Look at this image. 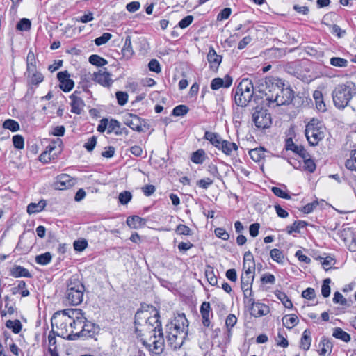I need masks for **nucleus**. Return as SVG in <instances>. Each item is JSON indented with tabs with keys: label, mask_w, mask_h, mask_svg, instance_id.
Listing matches in <instances>:
<instances>
[{
	"label": "nucleus",
	"mask_w": 356,
	"mask_h": 356,
	"mask_svg": "<svg viewBox=\"0 0 356 356\" xmlns=\"http://www.w3.org/2000/svg\"><path fill=\"white\" fill-rule=\"evenodd\" d=\"M159 318L158 312H156L154 316H149L147 312L138 310L135 314L134 320L136 333L138 336L151 334L148 341H143V345L149 351L158 355L163 351L165 347V340Z\"/></svg>",
	"instance_id": "f257e3e1"
},
{
	"label": "nucleus",
	"mask_w": 356,
	"mask_h": 356,
	"mask_svg": "<svg viewBox=\"0 0 356 356\" xmlns=\"http://www.w3.org/2000/svg\"><path fill=\"white\" fill-rule=\"evenodd\" d=\"M188 321L184 314H179L165 325V337L173 349L180 348L188 335Z\"/></svg>",
	"instance_id": "f03ea898"
},
{
	"label": "nucleus",
	"mask_w": 356,
	"mask_h": 356,
	"mask_svg": "<svg viewBox=\"0 0 356 356\" xmlns=\"http://www.w3.org/2000/svg\"><path fill=\"white\" fill-rule=\"evenodd\" d=\"M266 92V99L269 102H275L277 106L286 105L291 103L293 97V92L279 79H275L268 85Z\"/></svg>",
	"instance_id": "7ed1b4c3"
},
{
	"label": "nucleus",
	"mask_w": 356,
	"mask_h": 356,
	"mask_svg": "<svg viewBox=\"0 0 356 356\" xmlns=\"http://www.w3.org/2000/svg\"><path fill=\"white\" fill-rule=\"evenodd\" d=\"M71 309L57 311L51 317V323L53 328L56 329V334L63 339L67 340H76L79 339L77 332L72 334V316L71 314H68V311Z\"/></svg>",
	"instance_id": "20e7f679"
},
{
	"label": "nucleus",
	"mask_w": 356,
	"mask_h": 356,
	"mask_svg": "<svg viewBox=\"0 0 356 356\" xmlns=\"http://www.w3.org/2000/svg\"><path fill=\"white\" fill-rule=\"evenodd\" d=\"M84 292L85 286L77 275H73L67 282L65 300L70 305H79L83 300Z\"/></svg>",
	"instance_id": "39448f33"
},
{
	"label": "nucleus",
	"mask_w": 356,
	"mask_h": 356,
	"mask_svg": "<svg viewBox=\"0 0 356 356\" xmlns=\"http://www.w3.org/2000/svg\"><path fill=\"white\" fill-rule=\"evenodd\" d=\"M355 94L356 86L353 82L338 85L332 93L334 106L339 109H343Z\"/></svg>",
	"instance_id": "423d86ee"
},
{
	"label": "nucleus",
	"mask_w": 356,
	"mask_h": 356,
	"mask_svg": "<svg viewBox=\"0 0 356 356\" xmlns=\"http://www.w3.org/2000/svg\"><path fill=\"white\" fill-rule=\"evenodd\" d=\"M243 271L241 276V287L243 291H245L252 289L255 275V262L250 251L244 254Z\"/></svg>",
	"instance_id": "0eeeda50"
},
{
	"label": "nucleus",
	"mask_w": 356,
	"mask_h": 356,
	"mask_svg": "<svg viewBox=\"0 0 356 356\" xmlns=\"http://www.w3.org/2000/svg\"><path fill=\"white\" fill-rule=\"evenodd\" d=\"M254 94V87L252 81L249 79H243L234 92L235 103L241 107L247 106Z\"/></svg>",
	"instance_id": "6e6552de"
},
{
	"label": "nucleus",
	"mask_w": 356,
	"mask_h": 356,
	"mask_svg": "<svg viewBox=\"0 0 356 356\" xmlns=\"http://www.w3.org/2000/svg\"><path fill=\"white\" fill-rule=\"evenodd\" d=\"M319 121L312 119L307 125L305 129V136L312 146H316L324 138V132L321 127L318 126Z\"/></svg>",
	"instance_id": "1a4fd4ad"
},
{
	"label": "nucleus",
	"mask_w": 356,
	"mask_h": 356,
	"mask_svg": "<svg viewBox=\"0 0 356 356\" xmlns=\"http://www.w3.org/2000/svg\"><path fill=\"white\" fill-rule=\"evenodd\" d=\"M252 121L259 129H267L272 124L270 114L260 106H257L254 108V111L252 113Z\"/></svg>",
	"instance_id": "9d476101"
},
{
	"label": "nucleus",
	"mask_w": 356,
	"mask_h": 356,
	"mask_svg": "<svg viewBox=\"0 0 356 356\" xmlns=\"http://www.w3.org/2000/svg\"><path fill=\"white\" fill-rule=\"evenodd\" d=\"M124 118V123L134 131L140 133L145 131V128L148 129V125L145 120L136 115L127 113Z\"/></svg>",
	"instance_id": "9b49d317"
},
{
	"label": "nucleus",
	"mask_w": 356,
	"mask_h": 356,
	"mask_svg": "<svg viewBox=\"0 0 356 356\" xmlns=\"http://www.w3.org/2000/svg\"><path fill=\"white\" fill-rule=\"evenodd\" d=\"M99 326L92 321H88L86 318V322H84L82 330L77 332L76 335H79V338H92L95 337L99 332Z\"/></svg>",
	"instance_id": "f8f14e48"
},
{
	"label": "nucleus",
	"mask_w": 356,
	"mask_h": 356,
	"mask_svg": "<svg viewBox=\"0 0 356 356\" xmlns=\"http://www.w3.org/2000/svg\"><path fill=\"white\" fill-rule=\"evenodd\" d=\"M76 184V179L67 174H60L56 178L54 188L56 190H65L72 187Z\"/></svg>",
	"instance_id": "ddd939ff"
},
{
	"label": "nucleus",
	"mask_w": 356,
	"mask_h": 356,
	"mask_svg": "<svg viewBox=\"0 0 356 356\" xmlns=\"http://www.w3.org/2000/svg\"><path fill=\"white\" fill-rule=\"evenodd\" d=\"M250 305V314L256 318L267 315L270 312V308L268 305L256 302L254 298L248 300Z\"/></svg>",
	"instance_id": "4468645a"
},
{
	"label": "nucleus",
	"mask_w": 356,
	"mask_h": 356,
	"mask_svg": "<svg viewBox=\"0 0 356 356\" xmlns=\"http://www.w3.org/2000/svg\"><path fill=\"white\" fill-rule=\"evenodd\" d=\"M68 314H71L72 323L75 325V334L82 330L84 322H86V316L84 313L81 309H71L69 310Z\"/></svg>",
	"instance_id": "2eb2a0df"
},
{
	"label": "nucleus",
	"mask_w": 356,
	"mask_h": 356,
	"mask_svg": "<svg viewBox=\"0 0 356 356\" xmlns=\"http://www.w3.org/2000/svg\"><path fill=\"white\" fill-rule=\"evenodd\" d=\"M93 79L104 87H110L113 83L111 74L106 68L101 69L97 72L94 73Z\"/></svg>",
	"instance_id": "dca6fc26"
},
{
	"label": "nucleus",
	"mask_w": 356,
	"mask_h": 356,
	"mask_svg": "<svg viewBox=\"0 0 356 356\" xmlns=\"http://www.w3.org/2000/svg\"><path fill=\"white\" fill-rule=\"evenodd\" d=\"M70 74L67 71L59 72L57 74V78L60 82V88L63 92H70L74 87V81L70 79Z\"/></svg>",
	"instance_id": "f3484780"
},
{
	"label": "nucleus",
	"mask_w": 356,
	"mask_h": 356,
	"mask_svg": "<svg viewBox=\"0 0 356 356\" xmlns=\"http://www.w3.org/2000/svg\"><path fill=\"white\" fill-rule=\"evenodd\" d=\"M78 93L77 91L74 92V93L70 96V98L72 101L70 104L71 112L79 115L83 109L85 103L83 100L77 95Z\"/></svg>",
	"instance_id": "a211bd4d"
},
{
	"label": "nucleus",
	"mask_w": 356,
	"mask_h": 356,
	"mask_svg": "<svg viewBox=\"0 0 356 356\" xmlns=\"http://www.w3.org/2000/svg\"><path fill=\"white\" fill-rule=\"evenodd\" d=\"M207 58L211 70L216 71L222 62V56L217 54L214 48L210 47Z\"/></svg>",
	"instance_id": "6ab92c4d"
},
{
	"label": "nucleus",
	"mask_w": 356,
	"mask_h": 356,
	"mask_svg": "<svg viewBox=\"0 0 356 356\" xmlns=\"http://www.w3.org/2000/svg\"><path fill=\"white\" fill-rule=\"evenodd\" d=\"M232 78L229 75H226L224 79L215 78L211 81V88L216 90L222 87L229 88L232 85Z\"/></svg>",
	"instance_id": "aec40b11"
},
{
	"label": "nucleus",
	"mask_w": 356,
	"mask_h": 356,
	"mask_svg": "<svg viewBox=\"0 0 356 356\" xmlns=\"http://www.w3.org/2000/svg\"><path fill=\"white\" fill-rule=\"evenodd\" d=\"M286 149L287 150H291L293 152L298 154L302 158H305L309 156V153L302 145H296L291 138H287L286 140Z\"/></svg>",
	"instance_id": "412c9836"
},
{
	"label": "nucleus",
	"mask_w": 356,
	"mask_h": 356,
	"mask_svg": "<svg viewBox=\"0 0 356 356\" xmlns=\"http://www.w3.org/2000/svg\"><path fill=\"white\" fill-rule=\"evenodd\" d=\"M58 145L60 147H61L63 145V142L60 139L57 138L56 140H54L49 146L47 147L46 151L42 152L40 156V161L43 163H47L51 160L50 153L56 148V145Z\"/></svg>",
	"instance_id": "4be33fe9"
},
{
	"label": "nucleus",
	"mask_w": 356,
	"mask_h": 356,
	"mask_svg": "<svg viewBox=\"0 0 356 356\" xmlns=\"http://www.w3.org/2000/svg\"><path fill=\"white\" fill-rule=\"evenodd\" d=\"M56 335H57L56 331H54V330H52L48 335V350L51 356H59L56 346Z\"/></svg>",
	"instance_id": "5701e85b"
},
{
	"label": "nucleus",
	"mask_w": 356,
	"mask_h": 356,
	"mask_svg": "<svg viewBox=\"0 0 356 356\" xmlns=\"http://www.w3.org/2000/svg\"><path fill=\"white\" fill-rule=\"evenodd\" d=\"M238 145L233 142H229L226 140H223L221 143L218 149L222 150V152L227 156L232 155L233 151L238 150Z\"/></svg>",
	"instance_id": "b1692460"
},
{
	"label": "nucleus",
	"mask_w": 356,
	"mask_h": 356,
	"mask_svg": "<svg viewBox=\"0 0 356 356\" xmlns=\"http://www.w3.org/2000/svg\"><path fill=\"white\" fill-rule=\"evenodd\" d=\"M204 138L209 140L218 149L223 140L218 134L210 131H206L204 133Z\"/></svg>",
	"instance_id": "393cba45"
},
{
	"label": "nucleus",
	"mask_w": 356,
	"mask_h": 356,
	"mask_svg": "<svg viewBox=\"0 0 356 356\" xmlns=\"http://www.w3.org/2000/svg\"><path fill=\"white\" fill-rule=\"evenodd\" d=\"M131 37L130 35H127L125 38L124 46L122 49V54L123 57L127 59H129L134 55V51L131 45Z\"/></svg>",
	"instance_id": "a878e982"
},
{
	"label": "nucleus",
	"mask_w": 356,
	"mask_h": 356,
	"mask_svg": "<svg viewBox=\"0 0 356 356\" xmlns=\"http://www.w3.org/2000/svg\"><path fill=\"white\" fill-rule=\"evenodd\" d=\"M47 205L44 200H40L38 203L31 202L27 206V213L33 214L42 211Z\"/></svg>",
	"instance_id": "bb28decb"
},
{
	"label": "nucleus",
	"mask_w": 356,
	"mask_h": 356,
	"mask_svg": "<svg viewBox=\"0 0 356 356\" xmlns=\"http://www.w3.org/2000/svg\"><path fill=\"white\" fill-rule=\"evenodd\" d=\"M319 346L321 347L319 353L321 356H325L326 353H330L332 350L333 344L332 341L325 337H322Z\"/></svg>",
	"instance_id": "cd10ccee"
},
{
	"label": "nucleus",
	"mask_w": 356,
	"mask_h": 356,
	"mask_svg": "<svg viewBox=\"0 0 356 356\" xmlns=\"http://www.w3.org/2000/svg\"><path fill=\"white\" fill-rule=\"evenodd\" d=\"M311 343V331L309 329H306L302 334L300 340V348L305 350H308L310 348Z\"/></svg>",
	"instance_id": "c85d7f7f"
},
{
	"label": "nucleus",
	"mask_w": 356,
	"mask_h": 356,
	"mask_svg": "<svg viewBox=\"0 0 356 356\" xmlns=\"http://www.w3.org/2000/svg\"><path fill=\"white\" fill-rule=\"evenodd\" d=\"M298 318L296 314H289L285 315L282 318V323L283 325L287 328V329H292L293 327H295L298 323Z\"/></svg>",
	"instance_id": "c756f323"
},
{
	"label": "nucleus",
	"mask_w": 356,
	"mask_h": 356,
	"mask_svg": "<svg viewBox=\"0 0 356 356\" xmlns=\"http://www.w3.org/2000/svg\"><path fill=\"white\" fill-rule=\"evenodd\" d=\"M11 275L15 277H31V274L28 269L21 266H15L11 270Z\"/></svg>",
	"instance_id": "7c9ffc66"
},
{
	"label": "nucleus",
	"mask_w": 356,
	"mask_h": 356,
	"mask_svg": "<svg viewBox=\"0 0 356 356\" xmlns=\"http://www.w3.org/2000/svg\"><path fill=\"white\" fill-rule=\"evenodd\" d=\"M332 336L338 339H340L344 342H349L351 339L350 335L343 330L341 327H335L333 330Z\"/></svg>",
	"instance_id": "2f4dec72"
},
{
	"label": "nucleus",
	"mask_w": 356,
	"mask_h": 356,
	"mask_svg": "<svg viewBox=\"0 0 356 356\" xmlns=\"http://www.w3.org/2000/svg\"><path fill=\"white\" fill-rule=\"evenodd\" d=\"M314 99L316 102V106L318 111H325L326 106L323 99V94L319 90H315L313 94Z\"/></svg>",
	"instance_id": "473e14b6"
},
{
	"label": "nucleus",
	"mask_w": 356,
	"mask_h": 356,
	"mask_svg": "<svg viewBox=\"0 0 356 356\" xmlns=\"http://www.w3.org/2000/svg\"><path fill=\"white\" fill-rule=\"evenodd\" d=\"M307 225V222L303 220H297L295 221L291 225L287 226L286 230L289 234H292L293 232L300 233V229L306 227Z\"/></svg>",
	"instance_id": "72a5a7b5"
},
{
	"label": "nucleus",
	"mask_w": 356,
	"mask_h": 356,
	"mask_svg": "<svg viewBox=\"0 0 356 356\" xmlns=\"http://www.w3.org/2000/svg\"><path fill=\"white\" fill-rule=\"evenodd\" d=\"M265 152L263 147L255 148L249 151V155L254 161L259 162L264 158Z\"/></svg>",
	"instance_id": "f704fd0d"
},
{
	"label": "nucleus",
	"mask_w": 356,
	"mask_h": 356,
	"mask_svg": "<svg viewBox=\"0 0 356 356\" xmlns=\"http://www.w3.org/2000/svg\"><path fill=\"white\" fill-rule=\"evenodd\" d=\"M108 134H111L112 132H114L116 135H121L122 134V131L120 130V123L118 120L111 119L108 121Z\"/></svg>",
	"instance_id": "c9c22d12"
},
{
	"label": "nucleus",
	"mask_w": 356,
	"mask_h": 356,
	"mask_svg": "<svg viewBox=\"0 0 356 356\" xmlns=\"http://www.w3.org/2000/svg\"><path fill=\"white\" fill-rule=\"evenodd\" d=\"M35 63L36 62L34 53L31 51H29L26 58L27 73L29 74H30L31 72H33L35 70Z\"/></svg>",
	"instance_id": "e433bc0d"
},
{
	"label": "nucleus",
	"mask_w": 356,
	"mask_h": 356,
	"mask_svg": "<svg viewBox=\"0 0 356 356\" xmlns=\"http://www.w3.org/2000/svg\"><path fill=\"white\" fill-rule=\"evenodd\" d=\"M6 326L8 328L11 329L15 334H18L22 330V325L20 321L19 320H8L6 322Z\"/></svg>",
	"instance_id": "4c0bfd02"
},
{
	"label": "nucleus",
	"mask_w": 356,
	"mask_h": 356,
	"mask_svg": "<svg viewBox=\"0 0 356 356\" xmlns=\"http://www.w3.org/2000/svg\"><path fill=\"white\" fill-rule=\"evenodd\" d=\"M270 256L273 261L279 264L284 263V256L280 250L277 248L272 249L270 252Z\"/></svg>",
	"instance_id": "58836bf2"
},
{
	"label": "nucleus",
	"mask_w": 356,
	"mask_h": 356,
	"mask_svg": "<svg viewBox=\"0 0 356 356\" xmlns=\"http://www.w3.org/2000/svg\"><path fill=\"white\" fill-rule=\"evenodd\" d=\"M204 151L200 149L192 154L191 159L194 163L202 164L204 162Z\"/></svg>",
	"instance_id": "ea45409f"
},
{
	"label": "nucleus",
	"mask_w": 356,
	"mask_h": 356,
	"mask_svg": "<svg viewBox=\"0 0 356 356\" xmlns=\"http://www.w3.org/2000/svg\"><path fill=\"white\" fill-rule=\"evenodd\" d=\"M330 63L336 67H346L348 65V61L341 57H332L330 60Z\"/></svg>",
	"instance_id": "a19ab883"
},
{
	"label": "nucleus",
	"mask_w": 356,
	"mask_h": 356,
	"mask_svg": "<svg viewBox=\"0 0 356 356\" xmlns=\"http://www.w3.org/2000/svg\"><path fill=\"white\" fill-rule=\"evenodd\" d=\"M51 254L50 252H45L35 257V262L40 265H47L51 261Z\"/></svg>",
	"instance_id": "79ce46f5"
},
{
	"label": "nucleus",
	"mask_w": 356,
	"mask_h": 356,
	"mask_svg": "<svg viewBox=\"0 0 356 356\" xmlns=\"http://www.w3.org/2000/svg\"><path fill=\"white\" fill-rule=\"evenodd\" d=\"M205 276L207 281L211 286H216L218 284L217 277L213 273V269L211 266H208L205 270Z\"/></svg>",
	"instance_id": "37998d69"
},
{
	"label": "nucleus",
	"mask_w": 356,
	"mask_h": 356,
	"mask_svg": "<svg viewBox=\"0 0 356 356\" xmlns=\"http://www.w3.org/2000/svg\"><path fill=\"white\" fill-rule=\"evenodd\" d=\"M345 165L347 169L356 172V149L351 152L350 158L346 160Z\"/></svg>",
	"instance_id": "c03bdc74"
},
{
	"label": "nucleus",
	"mask_w": 356,
	"mask_h": 356,
	"mask_svg": "<svg viewBox=\"0 0 356 356\" xmlns=\"http://www.w3.org/2000/svg\"><path fill=\"white\" fill-rule=\"evenodd\" d=\"M89 62L94 65L97 67H102L107 64V61L97 54H92L89 57Z\"/></svg>",
	"instance_id": "a18cd8bd"
},
{
	"label": "nucleus",
	"mask_w": 356,
	"mask_h": 356,
	"mask_svg": "<svg viewBox=\"0 0 356 356\" xmlns=\"http://www.w3.org/2000/svg\"><path fill=\"white\" fill-rule=\"evenodd\" d=\"M3 127L5 129H9L12 131H17L19 129V123L12 119H8L4 121L3 124Z\"/></svg>",
	"instance_id": "49530a36"
},
{
	"label": "nucleus",
	"mask_w": 356,
	"mask_h": 356,
	"mask_svg": "<svg viewBox=\"0 0 356 356\" xmlns=\"http://www.w3.org/2000/svg\"><path fill=\"white\" fill-rule=\"evenodd\" d=\"M304 160V168L308 172L312 173L316 170V164L314 161L311 159L310 155L307 156L305 158H302Z\"/></svg>",
	"instance_id": "de8ad7c7"
},
{
	"label": "nucleus",
	"mask_w": 356,
	"mask_h": 356,
	"mask_svg": "<svg viewBox=\"0 0 356 356\" xmlns=\"http://www.w3.org/2000/svg\"><path fill=\"white\" fill-rule=\"evenodd\" d=\"M142 221V218L138 216H133L127 218V224L131 228H137L138 225H140Z\"/></svg>",
	"instance_id": "09e8293b"
},
{
	"label": "nucleus",
	"mask_w": 356,
	"mask_h": 356,
	"mask_svg": "<svg viewBox=\"0 0 356 356\" xmlns=\"http://www.w3.org/2000/svg\"><path fill=\"white\" fill-rule=\"evenodd\" d=\"M13 146L17 149H22L24 147V139L21 135H15L12 138Z\"/></svg>",
	"instance_id": "8fccbe9b"
},
{
	"label": "nucleus",
	"mask_w": 356,
	"mask_h": 356,
	"mask_svg": "<svg viewBox=\"0 0 356 356\" xmlns=\"http://www.w3.org/2000/svg\"><path fill=\"white\" fill-rule=\"evenodd\" d=\"M188 108L186 105H179L172 110V115L175 116H184L188 112Z\"/></svg>",
	"instance_id": "3c124183"
},
{
	"label": "nucleus",
	"mask_w": 356,
	"mask_h": 356,
	"mask_svg": "<svg viewBox=\"0 0 356 356\" xmlns=\"http://www.w3.org/2000/svg\"><path fill=\"white\" fill-rule=\"evenodd\" d=\"M31 26V21L26 18H23L17 23L16 28L19 31H29Z\"/></svg>",
	"instance_id": "603ef678"
},
{
	"label": "nucleus",
	"mask_w": 356,
	"mask_h": 356,
	"mask_svg": "<svg viewBox=\"0 0 356 356\" xmlns=\"http://www.w3.org/2000/svg\"><path fill=\"white\" fill-rule=\"evenodd\" d=\"M330 31L332 34L337 35L338 38H343L346 33V30L341 29V27L337 24H332L330 26Z\"/></svg>",
	"instance_id": "864d4df0"
},
{
	"label": "nucleus",
	"mask_w": 356,
	"mask_h": 356,
	"mask_svg": "<svg viewBox=\"0 0 356 356\" xmlns=\"http://www.w3.org/2000/svg\"><path fill=\"white\" fill-rule=\"evenodd\" d=\"M112 35L109 33H104L100 37L95 40V43L97 46H101L106 44L111 38Z\"/></svg>",
	"instance_id": "5fc2aeb1"
},
{
	"label": "nucleus",
	"mask_w": 356,
	"mask_h": 356,
	"mask_svg": "<svg viewBox=\"0 0 356 356\" xmlns=\"http://www.w3.org/2000/svg\"><path fill=\"white\" fill-rule=\"evenodd\" d=\"M331 280L330 278L324 280L321 286V294L324 298H327L330 295V283Z\"/></svg>",
	"instance_id": "6e6d98bb"
},
{
	"label": "nucleus",
	"mask_w": 356,
	"mask_h": 356,
	"mask_svg": "<svg viewBox=\"0 0 356 356\" xmlns=\"http://www.w3.org/2000/svg\"><path fill=\"white\" fill-rule=\"evenodd\" d=\"M118 103L120 106H124L128 101V94L126 92L118 91L115 94Z\"/></svg>",
	"instance_id": "4d7b16f0"
},
{
	"label": "nucleus",
	"mask_w": 356,
	"mask_h": 356,
	"mask_svg": "<svg viewBox=\"0 0 356 356\" xmlns=\"http://www.w3.org/2000/svg\"><path fill=\"white\" fill-rule=\"evenodd\" d=\"M119 201L122 204H127L131 201L132 195L129 191H123L119 194Z\"/></svg>",
	"instance_id": "13d9d810"
},
{
	"label": "nucleus",
	"mask_w": 356,
	"mask_h": 356,
	"mask_svg": "<svg viewBox=\"0 0 356 356\" xmlns=\"http://www.w3.org/2000/svg\"><path fill=\"white\" fill-rule=\"evenodd\" d=\"M271 191L276 196L279 197L286 200L291 199V196L286 191H283L280 188L274 186L272 188Z\"/></svg>",
	"instance_id": "bf43d9fd"
},
{
	"label": "nucleus",
	"mask_w": 356,
	"mask_h": 356,
	"mask_svg": "<svg viewBox=\"0 0 356 356\" xmlns=\"http://www.w3.org/2000/svg\"><path fill=\"white\" fill-rule=\"evenodd\" d=\"M214 233L218 238H220L224 241H227L229 238V234L226 232L225 229L221 227L216 228Z\"/></svg>",
	"instance_id": "052dcab7"
},
{
	"label": "nucleus",
	"mask_w": 356,
	"mask_h": 356,
	"mask_svg": "<svg viewBox=\"0 0 356 356\" xmlns=\"http://www.w3.org/2000/svg\"><path fill=\"white\" fill-rule=\"evenodd\" d=\"M149 70L156 73L161 71V65L156 59H152L148 64Z\"/></svg>",
	"instance_id": "680f3d73"
},
{
	"label": "nucleus",
	"mask_w": 356,
	"mask_h": 356,
	"mask_svg": "<svg viewBox=\"0 0 356 356\" xmlns=\"http://www.w3.org/2000/svg\"><path fill=\"white\" fill-rule=\"evenodd\" d=\"M176 232L180 235L188 236L191 234V229L188 226L180 224L176 228Z\"/></svg>",
	"instance_id": "e2e57ef3"
},
{
	"label": "nucleus",
	"mask_w": 356,
	"mask_h": 356,
	"mask_svg": "<svg viewBox=\"0 0 356 356\" xmlns=\"http://www.w3.org/2000/svg\"><path fill=\"white\" fill-rule=\"evenodd\" d=\"M32 73L31 82L33 85H38L43 81L44 76L40 72H38L35 70Z\"/></svg>",
	"instance_id": "0e129e2a"
},
{
	"label": "nucleus",
	"mask_w": 356,
	"mask_h": 356,
	"mask_svg": "<svg viewBox=\"0 0 356 356\" xmlns=\"http://www.w3.org/2000/svg\"><path fill=\"white\" fill-rule=\"evenodd\" d=\"M333 302L335 304H340L341 305H346L347 303L346 299L339 291H336L334 293Z\"/></svg>",
	"instance_id": "69168bd1"
},
{
	"label": "nucleus",
	"mask_w": 356,
	"mask_h": 356,
	"mask_svg": "<svg viewBox=\"0 0 356 356\" xmlns=\"http://www.w3.org/2000/svg\"><path fill=\"white\" fill-rule=\"evenodd\" d=\"M193 16L187 15L185 17H184L181 20H180L178 24L181 29H186L193 22Z\"/></svg>",
	"instance_id": "338daca9"
},
{
	"label": "nucleus",
	"mask_w": 356,
	"mask_h": 356,
	"mask_svg": "<svg viewBox=\"0 0 356 356\" xmlns=\"http://www.w3.org/2000/svg\"><path fill=\"white\" fill-rule=\"evenodd\" d=\"M302 296L309 300H313L316 296L315 290L313 288L309 287L302 291Z\"/></svg>",
	"instance_id": "774afa93"
}]
</instances>
